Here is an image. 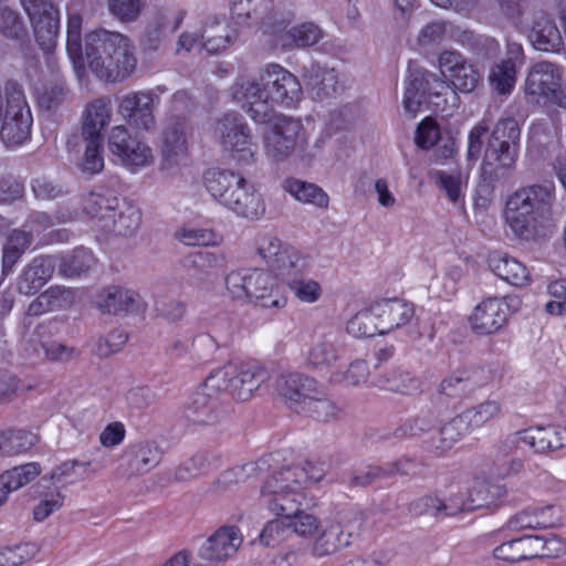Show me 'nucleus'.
Listing matches in <instances>:
<instances>
[{
	"label": "nucleus",
	"mask_w": 566,
	"mask_h": 566,
	"mask_svg": "<svg viewBox=\"0 0 566 566\" xmlns=\"http://www.w3.org/2000/svg\"><path fill=\"white\" fill-rule=\"evenodd\" d=\"M229 296L235 301L251 303L262 308L280 310L286 306L287 297L277 275L260 269L231 271L224 279Z\"/></svg>",
	"instance_id": "obj_7"
},
{
	"label": "nucleus",
	"mask_w": 566,
	"mask_h": 566,
	"mask_svg": "<svg viewBox=\"0 0 566 566\" xmlns=\"http://www.w3.org/2000/svg\"><path fill=\"white\" fill-rule=\"evenodd\" d=\"M528 38L535 50L558 53L564 49V40L554 20L541 15L534 21Z\"/></svg>",
	"instance_id": "obj_35"
},
{
	"label": "nucleus",
	"mask_w": 566,
	"mask_h": 566,
	"mask_svg": "<svg viewBox=\"0 0 566 566\" xmlns=\"http://www.w3.org/2000/svg\"><path fill=\"white\" fill-rule=\"evenodd\" d=\"M471 430L469 423L464 421L463 413L457 415L440 428L438 432L439 442L433 444L434 450L438 453L446 452Z\"/></svg>",
	"instance_id": "obj_46"
},
{
	"label": "nucleus",
	"mask_w": 566,
	"mask_h": 566,
	"mask_svg": "<svg viewBox=\"0 0 566 566\" xmlns=\"http://www.w3.org/2000/svg\"><path fill=\"white\" fill-rule=\"evenodd\" d=\"M474 389L475 385L467 370L451 374L440 382V392L451 398H460Z\"/></svg>",
	"instance_id": "obj_59"
},
{
	"label": "nucleus",
	"mask_w": 566,
	"mask_h": 566,
	"mask_svg": "<svg viewBox=\"0 0 566 566\" xmlns=\"http://www.w3.org/2000/svg\"><path fill=\"white\" fill-rule=\"evenodd\" d=\"M292 534V521L279 517L269 521L261 534L260 542L265 546H276Z\"/></svg>",
	"instance_id": "obj_63"
},
{
	"label": "nucleus",
	"mask_w": 566,
	"mask_h": 566,
	"mask_svg": "<svg viewBox=\"0 0 566 566\" xmlns=\"http://www.w3.org/2000/svg\"><path fill=\"white\" fill-rule=\"evenodd\" d=\"M258 254L277 276L289 275L302 264L303 254L294 247L283 244L276 237H264L258 245Z\"/></svg>",
	"instance_id": "obj_21"
},
{
	"label": "nucleus",
	"mask_w": 566,
	"mask_h": 566,
	"mask_svg": "<svg viewBox=\"0 0 566 566\" xmlns=\"http://www.w3.org/2000/svg\"><path fill=\"white\" fill-rule=\"evenodd\" d=\"M186 17V11L180 9L174 18L170 25L168 22H158L155 27L146 30L140 39V46L144 51H157L165 38V31L169 30L170 33L176 32Z\"/></svg>",
	"instance_id": "obj_51"
},
{
	"label": "nucleus",
	"mask_w": 566,
	"mask_h": 566,
	"mask_svg": "<svg viewBox=\"0 0 566 566\" xmlns=\"http://www.w3.org/2000/svg\"><path fill=\"white\" fill-rule=\"evenodd\" d=\"M95 304L103 314L117 315L145 310L138 293L124 290L120 286H109L102 290L96 297Z\"/></svg>",
	"instance_id": "obj_27"
},
{
	"label": "nucleus",
	"mask_w": 566,
	"mask_h": 566,
	"mask_svg": "<svg viewBox=\"0 0 566 566\" xmlns=\"http://www.w3.org/2000/svg\"><path fill=\"white\" fill-rule=\"evenodd\" d=\"M506 493L503 485L486 480H476L469 490L467 501L461 502L460 506L453 509L437 495H426L410 503L409 511L416 515L430 514L432 516H438L440 513L453 515L457 512L481 509L493 511L503 503Z\"/></svg>",
	"instance_id": "obj_9"
},
{
	"label": "nucleus",
	"mask_w": 566,
	"mask_h": 566,
	"mask_svg": "<svg viewBox=\"0 0 566 566\" xmlns=\"http://www.w3.org/2000/svg\"><path fill=\"white\" fill-rule=\"evenodd\" d=\"M268 378L266 370L251 361H230L205 380L207 389L228 392L234 400L247 401Z\"/></svg>",
	"instance_id": "obj_11"
},
{
	"label": "nucleus",
	"mask_w": 566,
	"mask_h": 566,
	"mask_svg": "<svg viewBox=\"0 0 566 566\" xmlns=\"http://www.w3.org/2000/svg\"><path fill=\"white\" fill-rule=\"evenodd\" d=\"M307 266V258L303 255L302 264L295 266L291 274L282 275L281 280L300 302L312 304L322 297L323 289L317 281L303 277Z\"/></svg>",
	"instance_id": "obj_32"
},
{
	"label": "nucleus",
	"mask_w": 566,
	"mask_h": 566,
	"mask_svg": "<svg viewBox=\"0 0 566 566\" xmlns=\"http://www.w3.org/2000/svg\"><path fill=\"white\" fill-rule=\"evenodd\" d=\"M238 31L229 25L226 19L214 18L207 22L200 34L202 46L209 54H217L235 41Z\"/></svg>",
	"instance_id": "obj_36"
},
{
	"label": "nucleus",
	"mask_w": 566,
	"mask_h": 566,
	"mask_svg": "<svg viewBox=\"0 0 566 566\" xmlns=\"http://www.w3.org/2000/svg\"><path fill=\"white\" fill-rule=\"evenodd\" d=\"M3 457H13L28 452L36 443V437L24 429L2 430Z\"/></svg>",
	"instance_id": "obj_48"
},
{
	"label": "nucleus",
	"mask_w": 566,
	"mask_h": 566,
	"mask_svg": "<svg viewBox=\"0 0 566 566\" xmlns=\"http://www.w3.org/2000/svg\"><path fill=\"white\" fill-rule=\"evenodd\" d=\"M243 542L237 526L219 527L200 548V556L210 562H222L233 556Z\"/></svg>",
	"instance_id": "obj_24"
},
{
	"label": "nucleus",
	"mask_w": 566,
	"mask_h": 566,
	"mask_svg": "<svg viewBox=\"0 0 566 566\" xmlns=\"http://www.w3.org/2000/svg\"><path fill=\"white\" fill-rule=\"evenodd\" d=\"M323 36L322 29L313 22H304L293 27L286 34L287 42L283 46L307 48L316 44Z\"/></svg>",
	"instance_id": "obj_56"
},
{
	"label": "nucleus",
	"mask_w": 566,
	"mask_h": 566,
	"mask_svg": "<svg viewBox=\"0 0 566 566\" xmlns=\"http://www.w3.org/2000/svg\"><path fill=\"white\" fill-rule=\"evenodd\" d=\"M374 385L381 390H388L402 395H412L421 389L419 378L411 376L407 370L392 369L374 380Z\"/></svg>",
	"instance_id": "obj_41"
},
{
	"label": "nucleus",
	"mask_w": 566,
	"mask_h": 566,
	"mask_svg": "<svg viewBox=\"0 0 566 566\" xmlns=\"http://www.w3.org/2000/svg\"><path fill=\"white\" fill-rule=\"evenodd\" d=\"M226 256L207 251H198L186 255L181 264L186 270L189 285L200 291H210L214 281L226 268Z\"/></svg>",
	"instance_id": "obj_18"
},
{
	"label": "nucleus",
	"mask_w": 566,
	"mask_h": 566,
	"mask_svg": "<svg viewBox=\"0 0 566 566\" xmlns=\"http://www.w3.org/2000/svg\"><path fill=\"white\" fill-rule=\"evenodd\" d=\"M161 460V452L154 442H144L137 446L130 468L139 473L150 470Z\"/></svg>",
	"instance_id": "obj_62"
},
{
	"label": "nucleus",
	"mask_w": 566,
	"mask_h": 566,
	"mask_svg": "<svg viewBox=\"0 0 566 566\" xmlns=\"http://www.w3.org/2000/svg\"><path fill=\"white\" fill-rule=\"evenodd\" d=\"M86 148L82 163V171L88 175H96L104 169L103 137L83 138Z\"/></svg>",
	"instance_id": "obj_60"
},
{
	"label": "nucleus",
	"mask_w": 566,
	"mask_h": 566,
	"mask_svg": "<svg viewBox=\"0 0 566 566\" xmlns=\"http://www.w3.org/2000/svg\"><path fill=\"white\" fill-rule=\"evenodd\" d=\"M118 112L134 128L149 132L155 126L154 97L150 92H133L125 95Z\"/></svg>",
	"instance_id": "obj_22"
},
{
	"label": "nucleus",
	"mask_w": 566,
	"mask_h": 566,
	"mask_svg": "<svg viewBox=\"0 0 566 566\" xmlns=\"http://www.w3.org/2000/svg\"><path fill=\"white\" fill-rule=\"evenodd\" d=\"M0 137L4 144L21 145L30 137L31 111L22 85L15 81H7L0 88Z\"/></svg>",
	"instance_id": "obj_10"
},
{
	"label": "nucleus",
	"mask_w": 566,
	"mask_h": 566,
	"mask_svg": "<svg viewBox=\"0 0 566 566\" xmlns=\"http://www.w3.org/2000/svg\"><path fill=\"white\" fill-rule=\"evenodd\" d=\"M220 458L218 457H212V459L209 460L207 454H196L177 468L175 478L178 481H187L197 475L207 474L211 470H217Z\"/></svg>",
	"instance_id": "obj_52"
},
{
	"label": "nucleus",
	"mask_w": 566,
	"mask_h": 566,
	"mask_svg": "<svg viewBox=\"0 0 566 566\" xmlns=\"http://www.w3.org/2000/svg\"><path fill=\"white\" fill-rule=\"evenodd\" d=\"M232 99L258 124H270L277 115L275 106L293 108L303 91L298 78L279 63H268L254 75L232 85Z\"/></svg>",
	"instance_id": "obj_1"
},
{
	"label": "nucleus",
	"mask_w": 566,
	"mask_h": 566,
	"mask_svg": "<svg viewBox=\"0 0 566 566\" xmlns=\"http://www.w3.org/2000/svg\"><path fill=\"white\" fill-rule=\"evenodd\" d=\"M63 327V321L53 318L46 323L40 324L34 331V336L38 338L49 360L66 361L75 355L74 347L65 346L52 339L53 336L61 334Z\"/></svg>",
	"instance_id": "obj_28"
},
{
	"label": "nucleus",
	"mask_w": 566,
	"mask_h": 566,
	"mask_svg": "<svg viewBox=\"0 0 566 566\" xmlns=\"http://www.w3.org/2000/svg\"><path fill=\"white\" fill-rule=\"evenodd\" d=\"M374 304L384 334L409 324L415 316L413 303L399 297L381 298Z\"/></svg>",
	"instance_id": "obj_25"
},
{
	"label": "nucleus",
	"mask_w": 566,
	"mask_h": 566,
	"mask_svg": "<svg viewBox=\"0 0 566 566\" xmlns=\"http://www.w3.org/2000/svg\"><path fill=\"white\" fill-rule=\"evenodd\" d=\"M378 314L375 311V304L371 303L367 308L358 311L346 325L348 334L357 337H373L375 335H384L380 328Z\"/></svg>",
	"instance_id": "obj_43"
},
{
	"label": "nucleus",
	"mask_w": 566,
	"mask_h": 566,
	"mask_svg": "<svg viewBox=\"0 0 566 566\" xmlns=\"http://www.w3.org/2000/svg\"><path fill=\"white\" fill-rule=\"evenodd\" d=\"M96 263L92 250L86 248H76L73 253L62 260L60 272L69 277L80 276L88 272Z\"/></svg>",
	"instance_id": "obj_49"
},
{
	"label": "nucleus",
	"mask_w": 566,
	"mask_h": 566,
	"mask_svg": "<svg viewBox=\"0 0 566 566\" xmlns=\"http://www.w3.org/2000/svg\"><path fill=\"white\" fill-rule=\"evenodd\" d=\"M276 388L289 408L296 413L305 409V403L319 389L314 378L297 373L282 375L276 382Z\"/></svg>",
	"instance_id": "obj_23"
},
{
	"label": "nucleus",
	"mask_w": 566,
	"mask_h": 566,
	"mask_svg": "<svg viewBox=\"0 0 566 566\" xmlns=\"http://www.w3.org/2000/svg\"><path fill=\"white\" fill-rule=\"evenodd\" d=\"M558 521V510L554 505L527 507L509 518L507 528L515 532L547 528L554 527Z\"/></svg>",
	"instance_id": "obj_29"
},
{
	"label": "nucleus",
	"mask_w": 566,
	"mask_h": 566,
	"mask_svg": "<svg viewBox=\"0 0 566 566\" xmlns=\"http://www.w3.org/2000/svg\"><path fill=\"white\" fill-rule=\"evenodd\" d=\"M433 427L434 417L432 412L428 411L407 420L392 432L391 437H385V439L400 440L403 438L418 437L428 433Z\"/></svg>",
	"instance_id": "obj_57"
},
{
	"label": "nucleus",
	"mask_w": 566,
	"mask_h": 566,
	"mask_svg": "<svg viewBox=\"0 0 566 566\" xmlns=\"http://www.w3.org/2000/svg\"><path fill=\"white\" fill-rule=\"evenodd\" d=\"M304 407L302 415L323 422L335 419L338 412L336 405L327 399L321 389L317 390V394H314Z\"/></svg>",
	"instance_id": "obj_58"
},
{
	"label": "nucleus",
	"mask_w": 566,
	"mask_h": 566,
	"mask_svg": "<svg viewBox=\"0 0 566 566\" xmlns=\"http://www.w3.org/2000/svg\"><path fill=\"white\" fill-rule=\"evenodd\" d=\"M438 64L441 78L447 82L448 90L470 93L478 86L479 71L459 51H442L438 56Z\"/></svg>",
	"instance_id": "obj_17"
},
{
	"label": "nucleus",
	"mask_w": 566,
	"mask_h": 566,
	"mask_svg": "<svg viewBox=\"0 0 566 566\" xmlns=\"http://www.w3.org/2000/svg\"><path fill=\"white\" fill-rule=\"evenodd\" d=\"M520 440L535 452L546 453L566 446V428L560 426H536L518 431Z\"/></svg>",
	"instance_id": "obj_26"
},
{
	"label": "nucleus",
	"mask_w": 566,
	"mask_h": 566,
	"mask_svg": "<svg viewBox=\"0 0 566 566\" xmlns=\"http://www.w3.org/2000/svg\"><path fill=\"white\" fill-rule=\"evenodd\" d=\"M54 266L50 258H34L18 279V291L24 295H35L51 279Z\"/></svg>",
	"instance_id": "obj_34"
},
{
	"label": "nucleus",
	"mask_w": 566,
	"mask_h": 566,
	"mask_svg": "<svg viewBox=\"0 0 566 566\" xmlns=\"http://www.w3.org/2000/svg\"><path fill=\"white\" fill-rule=\"evenodd\" d=\"M223 147L231 151L234 160L243 164L255 161L258 146L252 140L251 130L238 113H227L218 122Z\"/></svg>",
	"instance_id": "obj_16"
},
{
	"label": "nucleus",
	"mask_w": 566,
	"mask_h": 566,
	"mask_svg": "<svg viewBox=\"0 0 566 566\" xmlns=\"http://www.w3.org/2000/svg\"><path fill=\"white\" fill-rule=\"evenodd\" d=\"M331 342L323 340L311 347L307 354V363L314 369L332 375L342 366L343 354Z\"/></svg>",
	"instance_id": "obj_39"
},
{
	"label": "nucleus",
	"mask_w": 566,
	"mask_h": 566,
	"mask_svg": "<svg viewBox=\"0 0 566 566\" xmlns=\"http://www.w3.org/2000/svg\"><path fill=\"white\" fill-rule=\"evenodd\" d=\"M448 91V84L437 74L420 66L417 62H408V75L403 93V109L411 117H416L424 104L434 105L439 109L440 99Z\"/></svg>",
	"instance_id": "obj_13"
},
{
	"label": "nucleus",
	"mask_w": 566,
	"mask_h": 566,
	"mask_svg": "<svg viewBox=\"0 0 566 566\" xmlns=\"http://www.w3.org/2000/svg\"><path fill=\"white\" fill-rule=\"evenodd\" d=\"M160 151L165 165L177 164L187 155L185 120L177 118L168 122L161 133Z\"/></svg>",
	"instance_id": "obj_30"
},
{
	"label": "nucleus",
	"mask_w": 566,
	"mask_h": 566,
	"mask_svg": "<svg viewBox=\"0 0 566 566\" xmlns=\"http://www.w3.org/2000/svg\"><path fill=\"white\" fill-rule=\"evenodd\" d=\"M270 123V130L264 135V148L269 157L280 161L291 156L296 148H303L305 129L301 120L281 114Z\"/></svg>",
	"instance_id": "obj_14"
},
{
	"label": "nucleus",
	"mask_w": 566,
	"mask_h": 566,
	"mask_svg": "<svg viewBox=\"0 0 566 566\" xmlns=\"http://www.w3.org/2000/svg\"><path fill=\"white\" fill-rule=\"evenodd\" d=\"M112 116V102L107 96L90 102L82 117L83 138L103 137L102 132L108 126Z\"/></svg>",
	"instance_id": "obj_31"
},
{
	"label": "nucleus",
	"mask_w": 566,
	"mask_h": 566,
	"mask_svg": "<svg viewBox=\"0 0 566 566\" xmlns=\"http://www.w3.org/2000/svg\"><path fill=\"white\" fill-rule=\"evenodd\" d=\"M325 475L324 463L305 461L304 465H283L264 482L261 495L270 512L292 521L302 509L316 505L305 493L307 485L319 482Z\"/></svg>",
	"instance_id": "obj_2"
},
{
	"label": "nucleus",
	"mask_w": 566,
	"mask_h": 566,
	"mask_svg": "<svg viewBox=\"0 0 566 566\" xmlns=\"http://www.w3.org/2000/svg\"><path fill=\"white\" fill-rule=\"evenodd\" d=\"M85 57L94 76L105 83H120L137 67L132 40L125 34L105 29L86 33Z\"/></svg>",
	"instance_id": "obj_3"
},
{
	"label": "nucleus",
	"mask_w": 566,
	"mask_h": 566,
	"mask_svg": "<svg viewBox=\"0 0 566 566\" xmlns=\"http://www.w3.org/2000/svg\"><path fill=\"white\" fill-rule=\"evenodd\" d=\"M492 272L509 284L523 287L532 282L528 268L516 258L507 254H494L489 261Z\"/></svg>",
	"instance_id": "obj_33"
},
{
	"label": "nucleus",
	"mask_w": 566,
	"mask_h": 566,
	"mask_svg": "<svg viewBox=\"0 0 566 566\" xmlns=\"http://www.w3.org/2000/svg\"><path fill=\"white\" fill-rule=\"evenodd\" d=\"M38 547L32 543L0 547V566H21L32 559Z\"/></svg>",
	"instance_id": "obj_61"
},
{
	"label": "nucleus",
	"mask_w": 566,
	"mask_h": 566,
	"mask_svg": "<svg viewBox=\"0 0 566 566\" xmlns=\"http://www.w3.org/2000/svg\"><path fill=\"white\" fill-rule=\"evenodd\" d=\"M462 413L464 421L474 430L499 418L502 413V407L496 400H486L475 407L465 409Z\"/></svg>",
	"instance_id": "obj_54"
},
{
	"label": "nucleus",
	"mask_w": 566,
	"mask_h": 566,
	"mask_svg": "<svg viewBox=\"0 0 566 566\" xmlns=\"http://www.w3.org/2000/svg\"><path fill=\"white\" fill-rule=\"evenodd\" d=\"M42 472L38 462H28L13 467L0 474V491L10 493L29 484L35 480Z\"/></svg>",
	"instance_id": "obj_42"
},
{
	"label": "nucleus",
	"mask_w": 566,
	"mask_h": 566,
	"mask_svg": "<svg viewBox=\"0 0 566 566\" xmlns=\"http://www.w3.org/2000/svg\"><path fill=\"white\" fill-rule=\"evenodd\" d=\"M28 14L38 45L45 53L54 51L60 32V10L51 0H20Z\"/></svg>",
	"instance_id": "obj_15"
},
{
	"label": "nucleus",
	"mask_w": 566,
	"mask_h": 566,
	"mask_svg": "<svg viewBox=\"0 0 566 566\" xmlns=\"http://www.w3.org/2000/svg\"><path fill=\"white\" fill-rule=\"evenodd\" d=\"M187 420L197 426L212 424L217 420L210 397L203 392H196L191 402L185 409Z\"/></svg>",
	"instance_id": "obj_50"
},
{
	"label": "nucleus",
	"mask_w": 566,
	"mask_h": 566,
	"mask_svg": "<svg viewBox=\"0 0 566 566\" xmlns=\"http://www.w3.org/2000/svg\"><path fill=\"white\" fill-rule=\"evenodd\" d=\"M32 241L33 235L31 231L14 229L9 233L2 250L1 273L3 276H8L12 273L14 265L30 248Z\"/></svg>",
	"instance_id": "obj_37"
},
{
	"label": "nucleus",
	"mask_w": 566,
	"mask_h": 566,
	"mask_svg": "<svg viewBox=\"0 0 566 566\" xmlns=\"http://www.w3.org/2000/svg\"><path fill=\"white\" fill-rule=\"evenodd\" d=\"M203 184L220 205L239 217L254 220L265 212L262 195L238 172L210 168L203 172Z\"/></svg>",
	"instance_id": "obj_5"
},
{
	"label": "nucleus",
	"mask_w": 566,
	"mask_h": 566,
	"mask_svg": "<svg viewBox=\"0 0 566 566\" xmlns=\"http://www.w3.org/2000/svg\"><path fill=\"white\" fill-rule=\"evenodd\" d=\"M565 70L558 63L539 61L531 66L525 78L524 94L528 104L556 105L566 108Z\"/></svg>",
	"instance_id": "obj_12"
},
{
	"label": "nucleus",
	"mask_w": 566,
	"mask_h": 566,
	"mask_svg": "<svg viewBox=\"0 0 566 566\" xmlns=\"http://www.w3.org/2000/svg\"><path fill=\"white\" fill-rule=\"evenodd\" d=\"M350 536V534H344L339 523H332L316 538L313 545V554L317 557L331 555L340 547L349 545Z\"/></svg>",
	"instance_id": "obj_45"
},
{
	"label": "nucleus",
	"mask_w": 566,
	"mask_h": 566,
	"mask_svg": "<svg viewBox=\"0 0 566 566\" xmlns=\"http://www.w3.org/2000/svg\"><path fill=\"white\" fill-rule=\"evenodd\" d=\"M308 85L316 98L332 97L339 90L338 75L334 69H321L318 66L316 70H312Z\"/></svg>",
	"instance_id": "obj_47"
},
{
	"label": "nucleus",
	"mask_w": 566,
	"mask_h": 566,
	"mask_svg": "<svg viewBox=\"0 0 566 566\" xmlns=\"http://www.w3.org/2000/svg\"><path fill=\"white\" fill-rule=\"evenodd\" d=\"M510 307L500 297H488L480 302L469 316V323L474 334L488 336L495 334L507 323Z\"/></svg>",
	"instance_id": "obj_20"
},
{
	"label": "nucleus",
	"mask_w": 566,
	"mask_h": 566,
	"mask_svg": "<svg viewBox=\"0 0 566 566\" xmlns=\"http://www.w3.org/2000/svg\"><path fill=\"white\" fill-rule=\"evenodd\" d=\"M83 211L93 227L105 234L127 237L142 222L140 210L133 205H125L124 209H119V199L111 191L90 192L83 199Z\"/></svg>",
	"instance_id": "obj_8"
},
{
	"label": "nucleus",
	"mask_w": 566,
	"mask_h": 566,
	"mask_svg": "<svg viewBox=\"0 0 566 566\" xmlns=\"http://www.w3.org/2000/svg\"><path fill=\"white\" fill-rule=\"evenodd\" d=\"M231 15L235 23L258 27L265 33L280 30L273 0H232Z\"/></svg>",
	"instance_id": "obj_19"
},
{
	"label": "nucleus",
	"mask_w": 566,
	"mask_h": 566,
	"mask_svg": "<svg viewBox=\"0 0 566 566\" xmlns=\"http://www.w3.org/2000/svg\"><path fill=\"white\" fill-rule=\"evenodd\" d=\"M83 18L80 13H70L66 22V52L78 77L85 75L82 44Z\"/></svg>",
	"instance_id": "obj_38"
},
{
	"label": "nucleus",
	"mask_w": 566,
	"mask_h": 566,
	"mask_svg": "<svg viewBox=\"0 0 566 566\" xmlns=\"http://www.w3.org/2000/svg\"><path fill=\"white\" fill-rule=\"evenodd\" d=\"M0 33L8 38L20 40L28 35L25 24L19 12L3 8L0 10Z\"/></svg>",
	"instance_id": "obj_64"
},
{
	"label": "nucleus",
	"mask_w": 566,
	"mask_h": 566,
	"mask_svg": "<svg viewBox=\"0 0 566 566\" xmlns=\"http://www.w3.org/2000/svg\"><path fill=\"white\" fill-rule=\"evenodd\" d=\"M118 159L124 167L135 172L140 168L151 165L154 156L151 148L146 143L136 139Z\"/></svg>",
	"instance_id": "obj_55"
},
{
	"label": "nucleus",
	"mask_w": 566,
	"mask_h": 566,
	"mask_svg": "<svg viewBox=\"0 0 566 566\" xmlns=\"http://www.w3.org/2000/svg\"><path fill=\"white\" fill-rule=\"evenodd\" d=\"M516 63L507 57L495 64L490 73V82L500 94H510L516 82Z\"/></svg>",
	"instance_id": "obj_53"
},
{
	"label": "nucleus",
	"mask_w": 566,
	"mask_h": 566,
	"mask_svg": "<svg viewBox=\"0 0 566 566\" xmlns=\"http://www.w3.org/2000/svg\"><path fill=\"white\" fill-rule=\"evenodd\" d=\"M555 201L553 181L520 187L505 201L503 219L514 238L535 240Z\"/></svg>",
	"instance_id": "obj_4"
},
{
	"label": "nucleus",
	"mask_w": 566,
	"mask_h": 566,
	"mask_svg": "<svg viewBox=\"0 0 566 566\" xmlns=\"http://www.w3.org/2000/svg\"><path fill=\"white\" fill-rule=\"evenodd\" d=\"M418 463L413 459H401L394 462L388 470L380 467H368L366 472L356 474L353 480V485L366 486L370 485L381 479L395 474L411 475L417 473Z\"/></svg>",
	"instance_id": "obj_40"
},
{
	"label": "nucleus",
	"mask_w": 566,
	"mask_h": 566,
	"mask_svg": "<svg viewBox=\"0 0 566 566\" xmlns=\"http://www.w3.org/2000/svg\"><path fill=\"white\" fill-rule=\"evenodd\" d=\"M521 127L514 117L500 118L489 135L481 163V178L489 186L510 176L518 159Z\"/></svg>",
	"instance_id": "obj_6"
},
{
	"label": "nucleus",
	"mask_w": 566,
	"mask_h": 566,
	"mask_svg": "<svg viewBox=\"0 0 566 566\" xmlns=\"http://www.w3.org/2000/svg\"><path fill=\"white\" fill-rule=\"evenodd\" d=\"M284 189L296 200L326 209L329 203L327 193L317 185L305 182L295 178H289L284 182Z\"/></svg>",
	"instance_id": "obj_44"
}]
</instances>
